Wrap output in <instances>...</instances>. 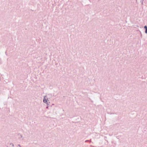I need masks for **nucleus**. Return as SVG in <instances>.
Returning <instances> with one entry per match:
<instances>
[{"label":"nucleus","mask_w":147,"mask_h":147,"mask_svg":"<svg viewBox=\"0 0 147 147\" xmlns=\"http://www.w3.org/2000/svg\"><path fill=\"white\" fill-rule=\"evenodd\" d=\"M43 101L44 102L47 103V99L46 98V97H45L43 99Z\"/></svg>","instance_id":"obj_1"},{"label":"nucleus","mask_w":147,"mask_h":147,"mask_svg":"<svg viewBox=\"0 0 147 147\" xmlns=\"http://www.w3.org/2000/svg\"><path fill=\"white\" fill-rule=\"evenodd\" d=\"M144 28L146 29L145 32L147 33V27L146 26H144Z\"/></svg>","instance_id":"obj_2"}]
</instances>
